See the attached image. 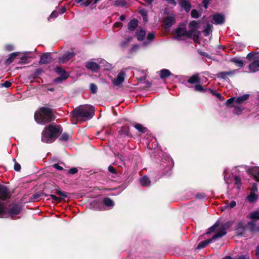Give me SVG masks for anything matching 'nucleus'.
<instances>
[{"label": "nucleus", "mask_w": 259, "mask_h": 259, "mask_svg": "<svg viewBox=\"0 0 259 259\" xmlns=\"http://www.w3.org/2000/svg\"><path fill=\"white\" fill-rule=\"evenodd\" d=\"M10 198V193L8 188L4 185H0V218H13L21 211V207L18 204H12L6 208L4 201Z\"/></svg>", "instance_id": "f257e3e1"}, {"label": "nucleus", "mask_w": 259, "mask_h": 259, "mask_svg": "<svg viewBox=\"0 0 259 259\" xmlns=\"http://www.w3.org/2000/svg\"><path fill=\"white\" fill-rule=\"evenodd\" d=\"M94 115V107L90 105H81L74 109L71 112L73 118L77 121H86Z\"/></svg>", "instance_id": "f03ea898"}, {"label": "nucleus", "mask_w": 259, "mask_h": 259, "mask_svg": "<svg viewBox=\"0 0 259 259\" xmlns=\"http://www.w3.org/2000/svg\"><path fill=\"white\" fill-rule=\"evenodd\" d=\"M62 131L61 127L60 125H57L54 124L49 125L42 132V142L46 143H51L53 142Z\"/></svg>", "instance_id": "7ed1b4c3"}, {"label": "nucleus", "mask_w": 259, "mask_h": 259, "mask_svg": "<svg viewBox=\"0 0 259 259\" xmlns=\"http://www.w3.org/2000/svg\"><path fill=\"white\" fill-rule=\"evenodd\" d=\"M34 118L38 123L45 124L54 120V116L50 108L42 107L35 112Z\"/></svg>", "instance_id": "20e7f679"}, {"label": "nucleus", "mask_w": 259, "mask_h": 259, "mask_svg": "<svg viewBox=\"0 0 259 259\" xmlns=\"http://www.w3.org/2000/svg\"><path fill=\"white\" fill-rule=\"evenodd\" d=\"M227 233L226 229L224 227L219 228L212 237L210 239H207L200 242L197 246V249H202L206 247L209 243L215 241L217 238H221L225 235Z\"/></svg>", "instance_id": "39448f33"}, {"label": "nucleus", "mask_w": 259, "mask_h": 259, "mask_svg": "<svg viewBox=\"0 0 259 259\" xmlns=\"http://www.w3.org/2000/svg\"><path fill=\"white\" fill-rule=\"evenodd\" d=\"M249 218L251 220V221L248 223L251 231H259V226L255 224L256 221L259 220V211L251 212L249 215Z\"/></svg>", "instance_id": "423d86ee"}, {"label": "nucleus", "mask_w": 259, "mask_h": 259, "mask_svg": "<svg viewBox=\"0 0 259 259\" xmlns=\"http://www.w3.org/2000/svg\"><path fill=\"white\" fill-rule=\"evenodd\" d=\"M176 34L178 38L190 37L188 31L186 30V25L181 24L176 30Z\"/></svg>", "instance_id": "0eeeda50"}, {"label": "nucleus", "mask_w": 259, "mask_h": 259, "mask_svg": "<svg viewBox=\"0 0 259 259\" xmlns=\"http://www.w3.org/2000/svg\"><path fill=\"white\" fill-rule=\"evenodd\" d=\"M199 23L196 21H192L189 24V30H188L190 37L195 36L198 33L197 30L199 28Z\"/></svg>", "instance_id": "6e6552de"}, {"label": "nucleus", "mask_w": 259, "mask_h": 259, "mask_svg": "<svg viewBox=\"0 0 259 259\" xmlns=\"http://www.w3.org/2000/svg\"><path fill=\"white\" fill-rule=\"evenodd\" d=\"M213 23L215 24H223L225 22V18L224 15L217 13L212 16Z\"/></svg>", "instance_id": "1a4fd4ad"}, {"label": "nucleus", "mask_w": 259, "mask_h": 259, "mask_svg": "<svg viewBox=\"0 0 259 259\" xmlns=\"http://www.w3.org/2000/svg\"><path fill=\"white\" fill-rule=\"evenodd\" d=\"M175 22V18L174 15H170L164 20V24L165 28L170 27Z\"/></svg>", "instance_id": "9d476101"}, {"label": "nucleus", "mask_w": 259, "mask_h": 259, "mask_svg": "<svg viewBox=\"0 0 259 259\" xmlns=\"http://www.w3.org/2000/svg\"><path fill=\"white\" fill-rule=\"evenodd\" d=\"M125 73L124 72H120L118 73L117 77L113 81V84L116 86L120 85L124 81Z\"/></svg>", "instance_id": "9b49d317"}, {"label": "nucleus", "mask_w": 259, "mask_h": 259, "mask_svg": "<svg viewBox=\"0 0 259 259\" xmlns=\"http://www.w3.org/2000/svg\"><path fill=\"white\" fill-rule=\"evenodd\" d=\"M249 72L253 73L259 71V60H255L248 65Z\"/></svg>", "instance_id": "f8f14e48"}, {"label": "nucleus", "mask_w": 259, "mask_h": 259, "mask_svg": "<svg viewBox=\"0 0 259 259\" xmlns=\"http://www.w3.org/2000/svg\"><path fill=\"white\" fill-rule=\"evenodd\" d=\"M85 67L94 72L98 71L100 68V66L95 62H88L85 64Z\"/></svg>", "instance_id": "ddd939ff"}, {"label": "nucleus", "mask_w": 259, "mask_h": 259, "mask_svg": "<svg viewBox=\"0 0 259 259\" xmlns=\"http://www.w3.org/2000/svg\"><path fill=\"white\" fill-rule=\"evenodd\" d=\"M74 56L72 52H67L59 59V63H64L69 61Z\"/></svg>", "instance_id": "4468645a"}, {"label": "nucleus", "mask_w": 259, "mask_h": 259, "mask_svg": "<svg viewBox=\"0 0 259 259\" xmlns=\"http://www.w3.org/2000/svg\"><path fill=\"white\" fill-rule=\"evenodd\" d=\"M51 55L49 53H45L41 56L39 60V63L41 64H45L49 63L51 61Z\"/></svg>", "instance_id": "2eb2a0df"}, {"label": "nucleus", "mask_w": 259, "mask_h": 259, "mask_svg": "<svg viewBox=\"0 0 259 259\" xmlns=\"http://www.w3.org/2000/svg\"><path fill=\"white\" fill-rule=\"evenodd\" d=\"M179 5L182 8H183L186 12H189L191 8V4L186 0H181Z\"/></svg>", "instance_id": "dca6fc26"}, {"label": "nucleus", "mask_w": 259, "mask_h": 259, "mask_svg": "<svg viewBox=\"0 0 259 259\" xmlns=\"http://www.w3.org/2000/svg\"><path fill=\"white\" fill-rule=\"evenodd\" d=\"M187 82L191 84H197L200 82V78L198 73H196L190 77Z\"/></svg>", "instance_id": "f3484780"}, {"label": "nucleus", "mask_w": 259, "mask_h": 259, "mask_svg": "<svg viewBox=\"0 0 259 259\" xmlns=\"http://www.w3.org/2000/svg\"><path fill=\"white\" fill-rule=\"evenodd\" d=\"M249 98V95L245 94L243 96H241L236 99L235 101V104L241 105L243 104L245 101H246Z\"/></svg>", "instance_id": "a211bd4d"}, {"label": "nucleus", "mask_w": 259, "mask_h": 259, "mask_svg": "<svg viewBox=\"0 0 259 259\" xmlns=\"http://www.w3.org/2000/svg\"><path fill=\"white\" fill-rule=\"evenodd\" d=\"M136 37L138 40H143L146 36V32L143 29H138L136 32Z\"/></svg>", "instance_id": "6ab92c4d"}, {"label": "nucleus", "mask_w": 259, "mask_h": 259, "mask_svg": "<svg viewBox=\"0 0 259 259\" xmlns=\"http://www.w3.org/2000/svg\"><path fill=\"white\" fill-rule=\"evenodd\" d=\"M138 25V21L137 20L133 19L131 20L128 23V29L130 30L134 31Z\"/></svg>", "instance_id": "aec40b11"}, {"label": "nucleus", "mask_w": 259, "mask_h": 259, "mask_svg": "<svg viewBox=\"0 0 259 259\" xmlns=\"http://www.w3.org/2000/svg\"><path fill=\"white\" fill-rule=\"evenodd\" d=\"M140 182L141 185L142 186L144 187L149 186L150 185L151 183L149 178L147 177V176H144L143 177H142L140 179Z\"/></svg>", "instance_id": "412c9836"}, {"label": "nucleus", "mask_w": 259, "mask_h": 259, "mask_svg": "<svg viewBox=\"0 0 259 259\" xmlns=\"http://www.w3.org/2000/svg\"><path fill=\"white\" fill-rule=\"evenodd\" d=\"M120 136L123 137H131L129 128L128 127H122L119 132Z\"/></svg>", "instance_id": "4be33fe9"}, {"label": "nucleus", "mask_w": 259, "mask_h": 259, "mask_svg": "<svg viewBox=\"0 0 259 259\" xmlns=\"http://www.w3.org/2000/svg\"><path fill=\"white\" fill-rule=\"evenodd\" d=\"M91 205L95 210H101L102 208V204L101 202L97 201H94L91 203Z\"/></svg>", "instance_id": "5701e85b"}, {"label": "nucleus", "mask_w": 259, "mask_h": 259, "mask_svg": "<svg viewBox=\"0 0 259 259\" xmlns=\"http://www.w3.org/2000/svg\"><path fill=\"white\" fill-rule=\"evenodd\" d=\"M230 61L239 67H242L244 65L242 60L240 58L235 57L231 59Z\"/></svg>", "instance_id": "b1692460"}, {"label": "nucleus", "mask_w": 259, "mask_h": 259, "mask_svg": "<svg viewBox=\"0 0 259 259\" xmlns=\"http://www.w3.org/2000/svg\"><path fill=\"white\" fill-rule=\"evenodd\" d=\"M212 25L207 24L203 30V33L205 36H208L212 32Z\"/></svg>", "instance_id": "393cba45"}, {"label": "nucleus", "mask_w": 259, "mask_h": 259, "mask_svg": "<svg viewBox=\"0 0 259 259\" xmlns=\"http://www.w3.org/2000/svg\"><path fill=\"white\" fill-rule=\"evenodd\" d=\"M68 77L67 73H64L60 75L59 77L54 79V81L57 83H60L62 82L63 80L67 79Z\"/></svg>", "instance_id": "a878e982"}, {"label": "nucleus", "mask_w": 259, "mask_h": 259, "mask_svg": "<svg viewBox=\"0 0 259 259\" xmlns=\"http://www.w3.org/2000/svg\"><path fill=\"white\" fill-rule=\"evenodd\" d=\"M171 74L170 72L167 69H162L160 71V76L161 78H165L169 76Z\"/></svg>", "instance_id": "bb28decb"}, {"label": "nucleus", "mask_w": 259, "mask_h": 259, "mask_svg": "<svg viewBox=\"0 0 259 259\" xmlns=\"http://www.w3.org/2000/svg\"><path fill=\"white\" fill-rule=\"evenodd\" d=\"M233 107H234V110L233 111V112L235 114H239L243 110V108L240 105L235 104L234 103V104H233Z\"/></svg>", "instance_id": "cd10ccee"}, {"label": "nucleus", "mask_w": 259, "mask_h": 259, "mask_svg": "<svg viewBox=\"0 0 259 259\" xmlns=\"http://www.w3.org/2000/svg\"><path fill=\"white\" fill-rule=\"evenodd\" d=\"M251 173L255 177L256 181L259 182V167L253 168L251 171Z\"/></svg>", "instance_id": "c85d7f7f"}, {"label": "nucleus", "mask_w": 259, "mask_h": 259, "mask_svg": "<svg viewBox=\"0 0 259 259\" xmlns=\"http://www.w3.org/2000/svg\"><path fill=\"white\" fill-rule=\"evenodd\" d=\"M103 203L107 206L113 207L114 205V202L109 198H105L103 200Z\"/></svg>", "instance_id": "c756f323"}, {"label": "nucleus", "mask_w": 259, "mask_h": 259, "mask_svg": "<svg viewBox=\"0 0 259 259\" xmlns=\"http://www.w3.org/2000/svg\"><path fill=\"white\" fill-rule=\"evenodd\" d=\"M234 186L236 187L237 191L240 189L241 185V181L240 178L238 176L234 177Z\"/></svg>", "instance_id": "7c9ffc66"}, {"label": "nucleus", "mask_w": 259, "mask_h": 259, "mask_svg": "<svg viewBox=\"0 0 259 259\" xmlns=\"http://www.w3.org/2000/svg\"><path fill=\"white\" fill-rule=\"evenodd\" d=\"M258 198V196L256 193H251L247 197V199L249 202H253L254 201L256 200Z\"/></svg>", "instance_id": "2f4dec72"}, {"label": "nucleus", "mask_w": 259, "mask_h": 259, "mask_svg": "<svg viewBox=\"0 0 259 259\" xmlns=\"http://www.w3.org/2000/svg\"><path fill=\"white\" fill-rule=\"evenodd\" d=\"M18 54H19V53H18V52H15V53L11 54L10 55L9 58L7 60V62L8 63H12L14 61L15 58L18 55Z\"/></svg>", "instance_id": "473e14b6"}, {"label": "nucleus", "mask_w": 259, "mask_h": 259, "mask_svg": "<svg viewBox=\"0 0 259 259\" xmlns=\"http://www.w3.org/2000/svg\"><path fill=\"white\" fill-rule=\"evenodd\" d=\"M134 127L138 131H139V132H142V133H145L147 131V128L144 127L141 124H136L135 125Z\"/></svg>", "instance_id": "72a5a7b5"}, {"label": "nucleus", "mask_w": 259, "mask_h": 259, "mask_svg": "<svg viewBox=\"0 0 259 259\" xmlns=\"http://www.w3.org/2000/svg\"><path fill=\"white\" fill-rule=\"evenodd\" d=\"M195 91L200 92H204L206 91V90L204 89L202 85L201 84H199V83H197L195 85L194 87Z\"/></svg>", "instance_id": "f704fd0d"}, {"label": "nucleus", "mask_w": 259, "mask_h": 259, "mask_svg": "<svg viewBox=\"0 0 259 259\" xmlns=\"http://www.w3.org/2000/svg\"><path fill=\"white\" fill-rule=\"evenodd\" d=\"M244 228L243 227V224L241 223H239L238 225V227L237 228V233L239 235H242L243 232H244Z\"/></svg>", "instance_id": "c9c22d12"}, {"label": "nucleus", "mask_w": 259, "mask_h": 259, "mask_svg": "<svg viewBox=\"0 0 259 259\" xmlns=\"http://www.w3.org/2000/svg\"><path fill=\"white\" fill-rule=\"evenodd\" d=\"M238 72V70L234 69L229 71H226V74L227 75V77L228 76H232L237 73Z\"/></svg>", "instance_id": "e433bc0d"}, {"label": "nucleus", "mask_w": 259, "mask_h": 259, "mask_svg": "<svg viewBox=\"0 0 259 259\" xmlns=\"http://www.w3.org/2000/svg\"><path fill=\"white\" fill-rule=\"evenodd\" d=\"M69 139V136L66 133H63L59 138V140L63 141H67Z\"/></svg>", "instance_id": "4c0bfd02"}, {"label": "nucleus", "mask_w": 259, "mask_h": 259, "mask_svg": "<svg viewBox=\"0 0 259 259\" xmlns=\"http://www.w3.org/2000/svg\"><path fill=\"white\" fill-rule=\"evenodd\" d=\"M90 89L92 93L95 94L97 92V87L95 84L91 83L90 85Z\"/></svg>", "instance_id": "58836bf2"}, {"label": "nucleus", "mask_w": 259, "mask_h": 259, "mask_svg": "<svg viewBox=\"0 0 259 259\" xmlns=\"http://www.w3.org/2000/svg\"><path fill=\"white\" fill-rule=\"evenodd\" d=\"M132 37H128L127 38H125V40L124 41H123L121 44V46L122 48H125L126 47V46L127 45V44L132 40Z\"/></svg>", "instance_id": "ea45409f"}, {"label": "nucleus", "mask_w": 259, "mask_h": 259, "mask_svg": "<svg viewBox=\"0 0 259 259\" xmlns=\"http://www.w3.org/2000/svg\"><path fill=\"white\" fill-rule=\"evenodd\" d=\"M217 77L218 78L226 79V78H227V75L226 74V71L219 72L217 74Z\"/></svg>", "instance_id": "a19ab883"}, {"label": "nucleus", "mask_w": 259, "mask_h": 259, "mask_svg": "<svg viewBox=\"0 0 259 259\" xmlns=\"http://www.w3.org/2000/svg\"><path fill=\"white\" fill-rule=\"evenodd\" d=\"M199 12L195 9H193L191 11V16L194 18H198L199 17Z\"/></svg>", "instance_id": "79ce46f5"}, {"label": "nucleus", "mask_w": 259, "mask_h": 259, "mask_svg": "<svg viewBox=\"0 0 259 259\" xmlns=\"http://www.w3.org/2000/svg\"><path fill=\"white\" fill-rule=\"evenodd\" d=\"M55 71L58 74L61 75L64 73H67L61 67H56L55 69Z\"/></svg>", "instance_id": "37998d69"}, {"label": "nucleus", "mask_w": 259, "mask_h": 259, "mask_svg": "<svg viewBox=\"0 0 259 259\" xmlns=\"http://www.w3.org/2000/svg\"><path fill=\"white\" fill-rule=\"evenodd\" d=\"M58 16V12L56 11H54L50 17H49L48 19L49 20H50L51 18H56Z\"/></svg>", "instance_id": "c03bdc74"}, {"label": "nucleus", "mask_w": 259, "mask_h": 259, "mask_svg": "<svg viewBox=\"0 0 259 259\" xmlns=\"http://www.w3.org/2000/svg\"><path fill=\"white\" fill-rule=\"evenodd\" d=\"M92 2V0H88L86 2L80 3V6L81 7H87L89 6Z\"/></svg>", "instance_id": "a18cd8bd"}, {"label": "nucleus", "mask_w": 259, "mask_h": 259, "mask_svg": "<svg viewBox=\"0 0 259 259\" xmlns=\"http://www.w3.org/2000/svg\"><path fill=\"white\" fill-rule=\"evenodd\" d=\"M257 192V185H256V184L254 183L252 185L250 192L253 193H256Z\"/></svg>", "instance_id": "49530a36"}, {"label": "nucleus", "mask_w": 259, "mask_h": 259, "mask_svg": "<svg viewBox=\"0 0 259 259\" xmlns=\"http://www.w3.org/2000/svg\"><path fill=\"white\" fill-rule=\"evenodd\" d=\"M236 202L235 201L233 200V201H231L229 204L225 206V207L233 208V207H235L236 206Z\"/></svg>", "instance_id": "de8ad7c7"}, {"label": "nucleus", "mask_w": 259, "mask_h": 259, "mask_svg": "<svg viewBox=\"0 0 259 259\" xmlns=\"http://www.w3.org/2000/svg\"><path fill=\"white\" fill-rule=\"evenodd\" d=\"M218 225L217 224H215L213 226L211 227L208 229V232H207V234H209L213 231H214V230L217 228Z\"/></svg>", "instance_id": "09e8293b"}, {"label": "nucleus", "mask_w": 259, "mask_h": 259, "mask_svg": "<svg viewBox=\"0 0 259 259\" xmlns=\"http://www.w3.org/2000/svg\"><path fill=\"white\" fill-rule=\"evenodd\" d=\"M147 38L149 41H151L154 38V34L152 32L149 33L147 36Z\"/></svg>", "instance_id": "8fccbe9b"}, {"label": "nucleus", "mask_w": 259, "mask_h": 259, "mask_svg": "<svg viewBox=\"0 0 259 259\" xmlns=\"http://www.w3.org/2000/svg\"><path fill=\"white\" fill-rule=\"evenodd\" d=\"M78 169L76 167H73L71 169H70L68 171V173L69 174L74 175L77 172Z\"/></svg>", "instance_id": "3c124183"}, {"label": "nucleus", "mask_w": 259, "mask_h": 259, "mask_svg": "<svg viewBox=\"0 0 259 259\" xmlns=\"http://www.w3.org/2000/svg\"><path fill=\"white\" fill-rule=\"evenodd\" d=\"M56 193L57 194L59 195L62 197H67V195L65 193V192L61 191H60L59 190H57L56 191Z\"/></svg>", "instance_id": "603ef678"}, {"label": "nucleus", "mask_w": 259, "mask_h": 259, "mask_svg": "<svg viewBox=\"0 0 259 259\" xmlns=\"http://www.w3.org/2000/svg\"><path fill=\"white\" fill-rule=\"evenodd\" d=\"M5 48L6 50L8 51H11L14 49V46L12 45H6Z\"/></svg>", "instance_id": "864d4df0"}, {"label": "nucleus", "mask_w": 259, "mask_h": 259, "mask_svg": "<svg viewBox=\"0 0 259 259\" xmlns=\"http://www.w3.org/2000/svg\"><path fill=\"white\" fill-rule=\"evenodd\" d=\"M210 2V0H203L202 4L203 7L205 9H207L208 8V5Z\"/></svg>", "instance_id": "5fc2aeb1"}, {"label": "nucleus", "mask_w": 259, "mask_h": 259, "mask_svg": "<svg viewBox=\"0 0 259 259\" xmlns=\"http://www.w3.org/2000/svg\"><path fill=\"white\" fill-rule=\"evenodd\" d=\"M50 197L53 200L56 201L57 202H60L61 200V198L58 197L53 194L50 195Z\"/></svg>", "instance_id": "6e6d98bb"}, {"label": "nucleus", "mask_w": 259, "mask_h": 259, "mask_svg": "<svg viewBox=\"0 0 259 259\" xmlns=\"http://www.w3.org/2000/svg\"><path fill=\"white\" fill-rule=\"evenodd\" d=\"M12 83L10 81H6L3 84H2V86L8 88L10 87Z\"/></svg>", "instance_id": "4d7b16f0"}, {"label": "nucleus", "mask_w": 259, "mask_h": 259, "mask_svg": "<svg viewBox=\"0 0 259 259\" xmlns=\"http://www.w3.org/2000/svg\"><path fill=\"white\" fill-rule=\"evenodd\" d=\"M249 256L248 254H245V255H241L239 256L237 258H233V259H249Z\"/></svg>", "instance_id": "13d9d810"}, {"label": "nucleus", "mask_w": 259, "mask_h": 259, "mask_svg": "<svg viewBox=\"0 0 259 259\" xmlns=\"http://www.w3.org/2000/svg\"><path fill=\"white\" fill-rule=\"evenodd\" d=\"M235 98H229L226 102V104L227 105H230V104H232V103H235Z\"/></svg>", "instance_id": "bf43d9fd"}, {"label": "nucleus", "mask_w": 259, "mask_h": 259, "mask_svg": "<svg viewBox=\"0 0 259 259\" xmlns=\"http://www.w3.org/2000/svg\"><path fill=\"white\" fill-rule=\"evenodd\" d=\"M14 168L16 171H18L21 169V166L18 163L15 162Z\"/></svg>", "instance_id": "052dcab7"}, {"label": "nucleus", "mask_w": 259, "mask_h": 259, "mask_svg": "<svg viewBox=\"0 0 259 259\" xmlns=\"http://www.w3.org/2000/svg\"><path fill=\"white\" fill-rule=\"evenodd\" d=\"M53 166L57 169L59 170H62L63 169V168L62 166H60L59 165V164L58 163H56V164H54Z\"/></svg>", "instance_id": "680f3d73"}, {"label": "nucleus", "mask_w": 259, "mask_h": 259, "mask_svg": "<svg viewBox=\"0 0 259 259\" xmlns=\"http://www.w3.org/2000/svg\"><path fill=\"white\" fill-rule=\"evenodd\" d=\"M108 170L112 173V174H115L116 173V170L112 166H109L108 167Z\"/></svg>", "instance_id": "e2e57ef3"}, {"label": "nucleus", "mask_w": 259, "mask_h": 259, "mask_svg": "<svg viewBox=\"0 0 259 259\" xmlns=\"http://www.w3.org/2000/svg\"><path fill=\"white\" fill-rule=\"evenodd\" d=\"M253 56H254V54L253 53H249L247 55L246 58L248 60H250L251 59H252L253 58Z\"/></svg>", "instance_id": "0e129e2a"}, {"label": "nucleus", "mask_w": 259, "mask_h": 259, "mask_svg": "<svg viewBox=\"0 0 259 259\" xmlns=\"http://www.w3.org/2000/svg\"><path fill=\"white\" fill-rule=\"evenodd\" d=\"M140 13L143 15V20L145 21H147V16L145 14V12L144 11H141Z\"/></svg>", "instance_id": "69168bd1"}, {"label": "nucleus", "mask_w": 259, "mask_h": 259, "mask_svg": "<svg viewBox=\"0 0 259 259\" xmlns=\"http://www.w3.org/2000/svg\"><path fill=\"white\" fill-rule=\"evenodd\" d=\"M122 26V23L118 22H116L114 24V27H121Z\"/></svg>", "instance_id": "338daca9"}, {"label": "nucleus", "mask_w": 259, "mask_h": 259, "mask_svg": "<svg viewBox=\"0 0 259 259\" xmlns=\"http://www.w3.org/2000/svg\"><path fill=\"white\" fill-rule=\"evenodd\" d=\"M211 92L212 94L215 95L217 96L218 97H221V95L218 93H217L215 91H214L213 90H211Z\"/></svg>", "instance_id": "774afa93"}]
</instances>
